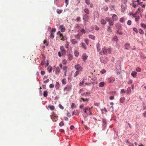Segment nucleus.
<instances>
[{
	"label": "nucleus",
	"instance_id": "nucleus-62",
	"mask_svg": "<svg viewBox=\"0 0 146 146\" xmlns=\"http://www.w3.org/2000/svg\"><path fill=\"white\" fill-rule=\"evenodd\" d=\"M65 2L66 3V6L68 5L69 3V0H65Z\"/></svg>",
	"mask_w": 146,
	"mask_h": 146
},
{
	"label": "nucleus",
	"instance_id": "nucleus-29",
	"mask_svg": "<svg viewBox=\"0 0 146 146\" xmlns=\"http://www.w3.org/2000/svg\"><path fill=\"white\" fill-rule=\"evenodd\" d=\"M84 11L87 14H89V10L87 8H85L84 10Z\"/></svg>",
	"mask_w": 146,
	"mask_h": 146
},
{
	"label": "nucleus",
	"instance_id": "nucleus-26",
	"mask_svg": "<svg viewBox=\"0 0 146 146\" xmlns=\"http://www.w3.org/2000/svg\"><path fill=\"white\" fill-rule=\"evenodd\" d=\"M47 70L49 73L51 72L52 71V68L51 66H49L47 68Z\"/></svg>",
	"mask_w": 146,
	"mask_h": 146
},
{
	"label": "nucleus",
	"instance_id": "nucleus-43",
	"mask_svg": "<svg viewBox=\"0 0 146 146\" xmlns=\"http://www.w3.org/2000/svg\"><path fill=\"white\" fill-rule=\"evenodd\" d=\"M50 37L52 38H53L54 37V34L51 32H50Z\"/></svg>",
	"mask_w": 146,
	"mask_h": 146
},
{
	"label": "nucleus",
	"instance_id": "nucleus-28",
	"mask_svg": "<svg viewBox=\"0 0 146 146\" xmlns=\"http://www.w3.org/2000/svg\"><path fill=\"white\" fill-rule=\"evenodd\" d=\"M101 23L102 25H105L106 24V22L105 20L104 19H102L101 21Z\"/></svg>",
	"mask_w": 146,
	"mask_h": 146
},
{
	"label": "nucleus",
	"instance_id": "nucleus-9",
	"mask_svg": "<svg viewBox=\"0 0 146 146\" xmlns=\"http://www.w3.org/2000/svg\"><path fill=\"white\" fill-rule=\"evenodd\" d=\"M103 123L104 124L105 127H106V125L107 123V121L106 119L105 118H103L102 119Z\"/></svg>",
	"mask_w": 146,
	"mask_h": 146
},
{
	"label": "nucleus",
	"instance_id": "nucleus-34",
	"mask_svg": "<svg viewBox=\"0 0 146 146\" xmlns=\"http://www.w3.org/2000/svg\"><path fill=\"white\" fill-rule=\"evenodd\" d=\"M107 31L108 32H111L112 30L111 27L110 26H108V27Z\"/></svg>",
	"mask_w": 146,
	"mask_h": 146
},
{
	"label": "nucleus",
	"instance_id": "nucleus-24",
	"mask_svg": "<svg viewBox=\"0 0 146 146\" xmlns=\"http://www.w3.org/2000/svg\"><path fill=\"white\" fill-rule=\"evenodd\" d=\"M74 54L75 56L78 57L79 55L78 52L76 50H75L74 52Z\"/></svg>",
	"mask_w": 146,
	"mask_h": 146
},
{
	"label": "nucleus",
	"instance_id": "nucleus-19",
	"mask_svg": "<svg viewBox=\"0 0 146 146\" xmlns=\"http://www.w3.org/2000/svg\"><path fill=\"white\" fill-rule=\"evenodd\" d=\"M60 69L59 67H57L56 70V74H57L59 73V72H60Z\"/></svg>",
	"mask_w": 146,
	"mask_h": 146
},
{
	"label": "nucleus",
	"instance_id": "nucleus-18",
	"mask_svg": "<svg viewBox=\"0 0 146 146\" xmlns=\"http://www.w3.org/2000/svg\"><path fill=\"white\" fill-rule=\"evenodd\" d=\"M90 94V93L88 92H87L86 93H83L81 95L82 96H87L88 95H89Z\"/></svg>",
	"mask_w": 146,
	"mask_h": 146
},
{
	"label": "nucleus",
	"instance_id": "nucleus-8",
	"mask_svg": "<svg viewBox=\"0 0 146 146\" xmlns=\"http://www.w3.org/2000/svg\"><path fill=\"white\" fill-rule=\"evenodd\" d=\"M130 44L129 43H126L125 44V48L126 50H128L130 46Z\"/></svg>",
	"mask_w": 146,
	"mask_h": 146
},
{
	"label": "nucleus",
	"instance_id": "nucleus-45",
	"mask_svg": "<svg viewBox=\"0 0 146 146\" xmlns=\"http://www.w3.org/2000/svg\"><path fill=\"white\" fill-rule=\"evenodd\" d=\"M126 92V91L124 89H122L121 90V92H120L121 94L125 93Z\"/></svg>",
	"mask_w": 146,
	"mask_h": 146
},
{
	"label": "nucleus",
	"instance_id": "nucleus-25",
	"mask_svg": "<svg viewBox=\"0 0 146 146\" xmlns=\"http://www.w3.org/2000/svg\"><path fill=\"white\" fill-rule=\"evenodd\" d=\"M68 59L70 60H71L73 59V56L71 54H69L68 55Z\"/></svg>",
	"mask_w": 146,
	"mask_h": 146
},
{
	"label": "nucleus",
	"instance_id": "nucleus-57",
	"mask_svg": "<svg viewBox=\"0 0 146 146\" xmlns=\"http://www.w3.org/2000/svg\"><path fill=\"white\" fill-rule=\"evenodd\" d=\"M107 52H108L110 54L111 53V49L110 48H108L107 49Z\"/></svg>",
	"mask_w": 146,
	"mask_h": 146
},
{
	"label": "nucleus",
	"instance_id": "nucleus-20",
	"mask_svg": "<svg viewBox=\"0 0 146 146\" xmlns=\"http://www.w3.org/2000/svg\"><path fill=\"white\" fill-rule=\"evenodd\" d=\"M102 52L103 54H106L107 53V49L105 48L102 49Z\"/></svg>",
	"mask_w": 146,
	"mask_h": 146
},
{
	"label": "nucleus",
	"instance_id": "nucleus-47",
	"mask_svg": "<svg viewBox=\"0 0 146 146\" xmlns=\"http://www.w3.org/2000/svg\"><path fill=\"white\" fill-rule=\"evenodd\" d=\"M66 44L65 45V47L66 48H68V47L69 42L67 41H66Z\"/></svg>",
	"mask_w": 146,
	"mask_h": 146
},
{
	"label": "nucleus",
	"instance_id": "nucleus-58",
	"mask_svg": "<svg viewBox=\"0 0 146 146\" xmlns=\"http://www.w3.org/2000/svg\"><path fill=\"white\" fill-rule=\"evenodd\" d=\"M136 71L138 72H140L141 71V69L139 68H137L136 69Z\"/></svg>",
	"mask_w": 146,
	"mask_h": 146
},
{
	"label": "nucleus",
	"instance_id": "nucleus-41",
	"mask_svg": "<svg viewBox=\"0 0 146 146\" xmlns=\"http://www.w3.org/2000/svg\"><path fill=\"white\" fill-rule=\"evenodd\" d=\"M81 99L84 102H88V99L87 98H86V99H84L83 98H81Z\"/></svg>",
	"mask_w": 146,
	"mask_h": 146
},
{
	"label": "nucleus",
	"instance_id": "nucleus-21",
	"mask_svg": "<svg viewBox=\"0 0 146 146\" xmlns=\"http://www.w3.org/2000/svg\"><path fill=\"white\" fill-rule=\"evenodd\" d=\"M72 44H75L77 43V41L75 39H72L71 41Z\"/></svg>",
	"mask_w": 146,
	"mask_h": 146
},
{
	"label": "nucleus",
	"instance_id": "nucleus-27",
	"mask_svg": "<svg viewBox=\"0 0 146 146\" xmlns=\"http://www.w3.org/2000/svg\"><path fill=\"white\" fill-rule=\"evenodd\" d=\"M72 78V75L70 74L68 76V81L69 82H70L71 81Z\"/></svg>",
	"mask_w": 146,
	"mask_h": 146
},
{
	"label": "nucleus",
	"instance_id": "nucleus-38",
	"mask_svg": "<svg viewBox=\"0 0 146 146\" xmlns=\"http://www.w3.org/2000/svg\"><path fill=\"white\" fill-rule=\"evenodd\" d=\"M139 32L140 34H144V32L141 29H139Z\"/></svg>",
	"mask_w": 146,
	"mask_h": 146
},
{
	"label": "nucleus",
	"instance_id": "nucleus-2",
	"mask_svg": "<svg viewBox=\"0 0 146 146\" xmlns=\"http://www.w3.org/2000/svg\"><path fill=\"white\" fill-rule=\"evenodd\" d=\"M83 20H84V22L86 23L87 22L89 19V17L88 16L86 15L85 14L83 16Z\"/></svg>",
	"mask_w": 146,
	"mask_h": 146
},
{
	"label": "nucleus",
	"instance_id": "nucleus-50",
	"mask_svg": "<svg viewBox=\"0 0 146 146\" xmlns=\"http://www.w3.org/2000/svg\"><path fill=\"white\" fill-rule=\"evenodd\" d=\"M113 106H111L110 108V110L111 112H113Z\"/></svg>",
	"mask_w": 146,
	"mask_h": 146
},
{
	"label": "nucleus",
	"instance_id": "nucleus-48",
	"mask_svg": "<svg viewBox=\"0 0 146 146\" xmlns=\"http://www.w3.org/2000/svg\"><path fill=\"white\" fill-rule=\"evenodd\" d=\"M84 113H87V110H88V108H84Z\"/></svg>",
	"mask_w": 146,
	"mask_h": 146
},
{
	"label": "nucleus",
	"instance_id": "nucleus-56",
	"mask_svg": "<svg viewBox=\"0 0 146 146\" xmlns=\"http://www.w3.org/2000/svg\"><path fill=\"white\" fill-rule=\"evenodd\" d=\"M138 12L137 11L135 13L132 14V16L133 17H135L136 16L135 15L137 14Z\"/></svg>",
	"mask_w": 146,
	"mask_h": 146
},
{
	"label": "nucleus",
	"instance_id": "nucleus-52",
	"mask_svg": "<svg viewBox=\"0 0 146 146\" xmlns=\"http://www.w3.org/2000/svg\"><path fill=\"white\" fill-rule=\"evenodd\" d=\"M85 3L87 5H89L90 4V0H85Z\"/></svg>",
	"mask_w": 146,
	"mask_h": 146
},
{
	"label": "nucleus",
	"instance_id": "nucleus-1",
	"mask_svg": "<svg viewBox=\"0 0 146 146\" xmlns=\"http://www.w3.org/2000/svg\"><path fill=\"white\" fill-rule=\"evenodd\" d=\"M72 86L71 84L67 85L64 89V91H69L71 90Z\"/></svg>",
	"mask_w": 146,
	"mask_h": 146
},
{
	"label": "nucleus",
	"instance_id": "nucleus-14",
	"mask_svg": "<svg viewBox=\"0 0 146 146\" xmlns=\"http://www.w3.org/2000/svg\"><path fill=\"white\" fill-rule=\"evenodd\" d=\"M62 25H61L60 26L59 29H60L61 31L62 32H64L65 31V29L64 27H62Z\"/></svg>",
	"mask_w": 146,
	"mask_h": 146
},
{
	"label": "nucleus",
	"instance_id": "nucleus-15",
	"mask_svg": "<svg viewBox=\"0 0 146 146\" xmlns=\"http://www.w3.org/2000/svg\"><path fill=\"white\" fill-rule=\"evenodd\" d=\"M80 65L78 64L76 65L75 66V68L77 70H78L80 69Z\"/></svg>",
	"mask_w": 146,
	"mask_h": 146
},
{
	"label": "nucleus",
	"instance_id": "nucleus-5",
	"mask_svg": "<svg viewBox=\"0 0 146 146\" xmlns=\"http://www.w3.org/2000/svg\"><path fill=\"white\" fill-rule=\"evenodd\" d=\"M82 58L83 61L84 62H85L87 58V56L86 54L85 53H84L82 55Z\"/></svg>",
	"mask_w": 146,
	"mask_h": 146
},
{
	"label": "nucleus",
	"instance_id": "nucleus-22",
	"mask_svg": "<svg viewBox=\"0 0 146 146\" xmlns=\"http://www.w3.org/2000/svg\"><path fill=\"white\" fill-rule=\"evenodd\" d=\"M125 100V98L124 97H121L120 99V102L122 103H123Z\"/></svg>",
	"mask_w": 146,
	"mask_h": 146
},
{
	"label": "nucleus",
	"instance_id": "nucleus-53",
	"mask_svg": "<svg viewBox=\"0 0 146 146\" xmlns=\"http://www.w3.org/2000/svg\"><path fill=\"white\" fill-rule=\"evenodd\" d=\"M85 42L87 45H88L89 44V40L88 39H86L85 40Z\"/></svg>",
	"mask_w": 146,
	"mask_h": 146
},
{
	"label": "nucleus",
	"instance_id": "nucleus-7",
	"mask_svg": "<svg viewBox=\"0 0 146 146\" xmlns=\"http://www.w3.org/2000/svg\"><path fill=\"white\" fill-rule=\"evenodd\" d=\"M115 80V79L112 77H110L108 80V81L109 83H112Z\"/></svg>",
	"mask_w": 146,
	"mask_h": 146
},
{
	"label": "nucleus",
	"instance_id": "nucleus-37",
	"mask_svg": "<svg viewBox=\"0 0 146 146\" xmlns=\"http://www.w3.org/2000/svg\"><path fill=\"white\" fill-rule=\"evenodd\" d=\"M120 22L121 23H123L124 22H125V21L124 19L123 18L121 17V18L120 20H119Z\"/></svg>",
	"mask_w": 146,
	"mask_h": 146
},
{
	"label": "nucleus",
	"instance_id": "nucleus-36",
	"mask_svg": "<svg viewBox=\"0 0 146 146\" xmlns=\"http://www.w3.org/2000/svg\"><path fill=\"white\" fill-rule=\"evenodd\" d=\"M79 72L78 71H77L75 73L74 75V77H76L79 74Z\"/></svg>",
	"mask_w": 146,
	"mask_h": 146
},
{
	"label": "nucleus",
	"instance_id": "nucleus-60",
	"mask_svg": "<svg viewBox=\"0 0 146 146\" xmlns=\"http://www.w3.org/2000/svg\"><path fill=\"white\" fill-rule=\"evenodd\" d=\"M57 35H60V36H63V35L60 32V31H58L57 33Z\"/></svg>",
	"mask_w": 146,
	"mask_h": 146
},
{
	"label": "nucleus",
	"instance_id": "nucleus-59",
	"mask_svg": "<svg viewBox=\"0 0 146 146\" xmlns=\"http://www.w3.org/2000/svg\"><path fill=\"white\" fill-rule=\"evenodd\" d=\"M117 33L119 34L120 35H122V33L121 32L119 31V30H117Z\"/></svg>",
	"mask_w": 146,
	"mask_h": 146
},
{
	"label": "nucleus",
	"instance_id": "nucleus-39",
	"mask_svg": "<svg viewBox=\"0 0 146 146\" xmlns=\"http://www.w3.org/2000/svg\"><path fill=\"white\" fill-rule=\"evenodd\" d=\"M141 26L144 29H146V25L143 23H141Z\"/></svg>",
	"mask_w": 146,
	"mask_h": 146
},
{
	"label": "nucleus",
	"instance_id": "nucleus-10",
	"mask_svg": "<svg viewBox=\"0 0 146 146\" xmlns=\"http://www.w3.org/2000/svg\"><path fill=\"white\" fill-rule=\"evenodd\" d=\"M60 49L61 51L62 52V54H63L64 53L65 50L64 48V46H60Z\"/></svg>",
	"mask_w": 146,
	"mask_h": 146
},
{
	"label": "nucleus",
	"instance_id": "nucleus-13",
	"mask_svg": "<svg viewBox=\"0 0 146 146\" xmlns=\"http://www.w3.org/2000/svg\"><path fill=\"white\" fill-rule=\"evenodd\" d=\"M60 86V84L58 82H56L55 84V88L56 90H58Z\"/></svg>",
	"mask_w": 146,
	"mask_h": 146
},
{
	"label": "nucleus",
	"instance_id": "nucleus-30",
	"mask_svg": "<svg viewBox=\"0 0 146 146\" xmlns=\"http://www.w3.org/2000/svg\"><path fill=\"white\" fill-rule=\"evenodd\" d=\"M81 44H82V47L85 50L86 49L87 47L86 46L85 44L82 42V43Z\"/></svg>",
	"mask_w": 146,
	"mask_h": 146
},
{
	"label": "nucleus",
	"instance_id": "nucleus-44",
	"mask_svg": "<svg viewBox=\"0 0 146 146\" xmlns=\"http://www.w3.org/2000/svg\"><path fill=\"white\" fill-rule=\"evenodd\" d=\"M131 20H128L127 22V24L128 25H130L131 24Z\"/></svg>",
	"mask_w": 146,
	"mask_h": 146
},
{
	"label": "nucleus",
	"instance_id": "nucleus-35",
	"mask_svg": "<svg viewBox=\"0 0 146 146\" xmlns=\"http://www.w3.org/2000/svg\"><path fill=\"white\" fill-rule=\"evenodd\" d=\"M62 10L61 9H57L56 11V12L58 14H60L62 13Z\"/></svg>",
	"mask_w": 146,
	"mask_h": 146
},
{
	"label": "nucleus",
	"instance_id": "nucleus-16",
	"mask_svg": "<svg viewBox=\"0 0 146 146\" xmlns=\"http://www.w3.org/2000/svg\"><path fill=\"white\" fill-rule=\"evenodd\" d=\"M137 72L135 71H132L131 73V75L134 78L136 77Z\"/></svg>",
	"mask_w": 146,
	"mask_h": 146
},
{
	"label": "nucleus",
	"instance_id": "nucleus-12",
	"mask_svg": "<svg viewBox=\"0 0 146 146\" xmlns=\"http://www.w3.org/2000/svg\"><path fill=\"white\" fill-rule=\"evenodd\" d=\"M126 92L127 94H130L131 93V88H127V89L126 91Z\"/></svg>",
	"mask_w": 146,
	"mask_h": 146
},
{
	"label": "nucleus",
	"instance_id": "nucleus-49",
	"mask_svg": "<svg viewBox=\"0 0 146 146\" xmlns=\"http://www.w3.org/2000/svg\"><path fill=\"white\" fill-rule=\"evenodd\" d=\"M58 106L61 109L63 110L64 109L63 106H62L61 104H59Z\"/></svg>",
	"mask_w": 146,
	"mask_h": 146
},
{
	"label": "nucleus",
	"instance_id": "nucleus-40",
	"mask_svg": "<svg viewBox=\"0 0 146 146\" xmlns=\"http://www.w3.org/2000/svg\"><path fill=\"white\" fill-rule=\"evenodd\" d=\"M135 17V21H138L139 19H140V17L139 16H137Z\"/></svg>",
	"mask_w": 146,
	"mask_h": 146
},
{
	"label": "nucleus",
	"instance_id": "nucleus-4",
	"mask_svg": "<svg viewBox=\"0 0 146 146\" xmlns=\"http://www.w3.org/2000/svg\"><path fill=\"white\" fill-rule=\"evenodd\" d=\"M115 27L117 30H119L121 29V25L119 23H117L115 25Z\"/></svg>",
	"mask_w": 146,
	"mask_h": 146
},
{
	"label": "nucleus",
	"instance_id": "nucleus-23",
	"mask_svg": "<svg viewBox=\"0 0 146 146\" xmlns=\"http://www.w3.org/2000/svg\"><path fill=\"white\" fill-rule=\"evenodd\" d=\"M113 21L112 20V21L110 20L109 22V24L110 26H113L114 24V23L113 22Z\"/></svg>",
	"mask_w": 146,
	"mask_h": 146
},
{
	"label": "nucleus",
	"instance_id": "nucleus-64",
	"mask_svg": "<svg viewBox=\"0 0 146 146\" xmlns=\"http://www.w3.org/2000/svg\"><path fill=\"white\" fill-rule=\"evenodd\" d=\"M66 62H67V61H66V60L65 59H64L63 60L62 63L63 64H66Z\"/></svg>",
	"mask_w": 146,
	"mask_h": 146
},
{
	"label": "nucleus",
	"instance_id": "nucleus-11",
	"mask_svg": "<svg viewBox=\"0 0 146 146\" xmlns=\"http://www.w3.org/2000/svg\"><path fill=\"white\" fill-rule=\"evenodd\" d=\"M105 82H100L99 84V86L100 87H102L104 86Z\"/></svg>",
	"mask_w": 146,
	"mask_h": 146
},
{
	"label": "nucleus",
	"instance_id": "nucleus-51",
	"mask_svg": "<svg viewBox=\"0 0 146 146\" xmlns=\"http://www.w3.org/2000/svg\"><path fill=\"white\" fill-rule=\"evenodd\" d=\"M133 31L135 32L136 33H137L138 32L137 29L136 28L134 27L133 28Z\"/></svg>",
	"mask_w": 146,
	"mask_h": 146
},
{
	"label": "nucleus",
	"instance_id": "nucleus-31",
	"mask_svg": "<svg viewBox=\"0 0 146 146\" xmlns=\"http://www.w3.org/2000/svg\"><path fill=\"white\" fill-rule=\"evenodd\" d=\"M43 96H44L46 97L48 96V92L46 91H45L43 93Z\"/></svg>",
	"mask_w": 146,
	"mask_h": 146
},
{
	"label": "nucleus",
	"instance_id": "nucleus-3",
	"mask_svg": "<svg viewBox=\"0 0 146 146\" xmlns=\"http://www.w3.org/2000/svg\"><path fill=\"white\" fill-rule=\"evenodd\" d=\"M58 116L55 114L53 113L51 116V119L53 121H56L57 119Z\"/></svg>",
	"mask_w": 146,
	"mask_h": 146
},
{
	"label": "nucleus",
	"instance_id": "nucleus-63",
	"mask_svg": "<svg viewBox=\"0 0 146 146\" xmlns=\"http://www.w3.org/2000/svg\"><path fill=\"white\" fill-rule=\"evenodd\" d=\"M45 63V62L44 60H43V61L42 62L41 65L42 66Z\"/></svg>",
	"mask_w": 146,
	"mask_h": 146
},
{
	"label": "nucleus",
	"instance_id": "nucleus-33",
	"mask_svg": "<svg viewBox=\"0 0 146 146\" xmlns=\"http://www.w3.org/2000/svg\"><path fill=\"white\" fill-rule=\"evenodd\" d=\"M48 107L51 110H53L54 109V107L53 106H49Z\"/></svg>",
	"mask_w": 146,
	"mask_h": 146
},
{
	"label": "nucleus",
	"instance_id": "nucleus-46",
	"mask_svg": "<svg viewBox=\"0 0 146 146\" xmlns=\"http://www.w3.org/2000/svg\"><path fill=\"white\" fill-rule=\"evenodd\" d=\"M60 126L62 127L64 125V123L63 121H61L59 124Z\"/></svg>",
	"mask_w": 146,
	"mask_h": 146
},
{
	"label": "nucleus",
	"instance_id": "nucleus-61",
	"mask_svg": "<svg viewBox=\"0 0 146 146\" xmlns=\"http://www.w3.org/2000/svg\"><path fill=\"white\" fill-rule=\"evenodd\" d=\"M56 31V29L55 28H52L51 30V32H55Z\"/></svg>",
	"mask_w": 146,
	"mask_h": 146
},
{
	"label": "nucleus",
	"instance_id": "nucleus-6",
	"mask_svg": "<svg viewBox=\"0 0 146 146\" xmlns=\"http://www.w3.org/2000/svg\"><path fill=\"white\" fill-rule=\"evenodd\" d=\"M117 19L118 17L117 15L115 14H113L112 16V19L113 21H116L117 20Z\"/></svg>",
	"mask_w": 146,
	"mask_h": 146
},
{
	"label": "nucleus",
	"instance_id": "nucleus-17",
	"mask_svg": "<svg viewBox=\"0 0 146 146\" xmlns=\"http://www.w3.org/2000/svg\"><path fill=\"white\" fill-rule=\"evenodd\" d=\"M89 37L90 38L93 40H95V36L92 35H89Z\"/></svg>",
	"mask_w": 146,
	"mask_h": 146
},
{
	"label": "nucleus",
	"instance_id": "nucleus-32",
	"mask_svg": "<svg viewBox=\"0 0 146 146\" xmlns=\"http://www.w3.org/2000/svg\"><path fill=\"white\" fill-rule=\"evenodd\" d=\"M62 84H66V79L65 78H64L62 80Z\"/></svg>",
	"mask_w": 146,
	"mask_h": 146
},
{
	"label": "nucleus",
	"instance_id": "nucleus-55",
	"mask_svg": "<svg viewBox=\"0 0 146 146\" xmlns=\"http://www.w3.org/2000/svg\"><path fill=\"white\" fill-rule=\"evenodd\" d=\"M54 86L52 84H50L49 85V87L50 88H54Z\"/></svg>",
	"mask_w": 146,
	"mask_h": 146
},
{
	"label": "nucleus",
	"instance_id": "nucleus-42",
	"mask_svg": "<svg viewBox=\"0 0 146 146\" xmlns=\"http://www.w3.org/2000/svg\"><path fill=\"white\" fill-rule=\"evenodd\" d=\"M113 40L115 41H117L118 40V39L117 36H115L113 38Z\"/></svg>",
	"mask_w": 146,
	"mask_h": 146
},
{
	"label": "nucleus",
	"instance_id": "nucleus-54",
	"mask_svg": "<svg viewBox=\"0 0 146 146\" xmlns=\"http://www.w3.org/2000/svg\"><path fill=\"white\" fill-rule=\"evenodd\" d=\"M106 20L107 22H109L111 20L110 18L107 17L106 18Z\"/></svg>",
	"mask_w": 146,
	"mask_h": 146
}]
</instances>
